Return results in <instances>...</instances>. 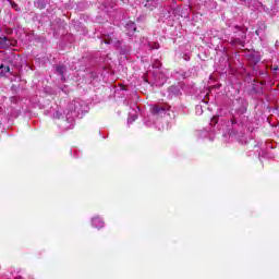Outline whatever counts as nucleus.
<instances>
[{
	"instance_id": "6e6552de",
	"label": "nucleus",
	"mask_w": 279,
	"mask_h": 279,
	"mask_svg": "<svg viewBox=\"0 0 279 279\" xmlns=\"http://www.w3.org/2000/svg\"><path fill=\"white\" fill-rule=\"evenodd\" d=\"M165 82H167V76H165V74H159V80L156 78L155 84L156 86H163Z\"/></svg>"
},
{
	"instance_id": "9b49d317",
	"label": "nucleus",
	"mask_w": 279,
	"mask_h": 279,
	"mask_svg": "<svg viewBox=\"0 0 279 279\" xmlns=\"http://www.w3.org/2000/svg\"><path fill=\"white\" fill-rule=\"evenodd\" d=\"M0 74L5 75L7 73H10V66H4L3 64L0 65Z\"/></svg>"
},
{
	"instance_id": "f8f14e48",
	"label": "nucleus",
	"mask_w": 279,
	"mask_h": 279,
	"mask_svg": "<svg viewBox=\"0 0 279 279\" xmlns=\"http://www.w3.org/2000/svg\"><path fill=\"white\" fill-rule=\"evenodd\" d=\"M138 119V116H136V113H130V117H129V120H128V123H134V121Z\"/></svg>"
},
{
	"instance_id": "423d86ee",
	"label": "nucleus",
	"mask_w": 279,
	"mask_h": 279,
	"mask_svg": "<svg viewBox=\"0 0 279 279\" xmlns=\"http://www.w3.org/2000/svg\"><path fill=\"white\" fill-rule=\"evenodd\" d=\"M245 112H246V109H245V108L239 109V110L236 111V113L232 117V119H231V124H232V125H236V117H239L240 114H245Z\"/></svg>"
},
{
	"instance_id": "7ed1b4c3",
	"label": "nucleus",
	"mask_w": 279,
	"mask_h": 279,
	"mask_svg": "<svg viewBox=\"0 0 279 279\" xmlns=\"http://www.w3.org/2000/svg\"><path fill=\"white\" fill-rule=\"evenodd\" d=\"M169 108L165 105H155L153 107V114H160V112H165Z\"/></svg>"
},
{
	"instance_id": "f3484780",
	"label": "nucleus",
	"mask_w": 279,
	"mask_h": 279,
	"mask_svg": "<svg viewBox=\"0 0 279 279\" xmlns=\"http://www.w3.org/2000/svg\"><path fill=\"white\" fill-rule=\"evenodd\" d=\"M154 66H155L156 69H159V68H160V62L155 63Z\"/></svg>"
},
{
	"instance_id": "9d476101",
	"label": "nucleus",
	"mask_w": 279,
	"mask_h": 279,
	"mask_svg": "<svg viewBox=\"0 0 279 279\" xmlns=\"http://www.w3.org/2000/svg\"><path fill=\"white\" fill-rule=\"evenodd\" d=\"M66 71V66L64 65H58L57 66V73L61 75V80H64V72Z\"/></svg>"
},
{
	"instance_id": "ddd939ff",
	"label": "nucleus",
	"mask_w": 279,
	"mask_h": 279,
	"mask_svg": "<svg viewBox=\"0 0 279 279\" xmlns=\"http://www.w3.org/2000/svg\"><path fill=\"white\" fill-rule=\"evenodd\" d=\"M218 122H219V117L214 116V117L211 118L210 125H217Z\"/></svg>"
},
{
	"instance_id": "39448f33",
	"label": "nucleus",
	"mask_w": 279,
	"mask_h": 279,
	"mask_svg": "<svg viewBox=\"0 0 279 279\" xmlns=\"http://www.w3.org/2000/svg\"><path fill=\"white\" fill-rule=\"evenodd\" d=\"M145 8H147V10H154L155 8H158V0H147Z\"/></svg>"
},
{
	"instance_id": "4468645a",
	"label": "nucleus",
	"mask_w": 279,
	"mask_h": 279,
	"mask_svg": "<svg viewBox=\"0 0 279 279\" xmlns=\"http://www.w3.org/2000/svg\"><path fill=\"white\" fill-rule=\"evenodd\" d=\"M36 4L38 5V8H45V2L40 0H36Z\"/></svg>"
},
{
	"instance_id": "aec40b11",
	"label": "nucleus",
	"mask_w": 279,
	"mask_h": 279,
	"mask_svg": "<svg viewBox=\"0 0 279 279\" xmlns=\"http://www.w3.org/2000/svg\"><path fill=\"white\" fill-rule=\"evenodd\" d=\"M173 88H175V87H170V90H173Z\"/></svg>"
},
{
	"instance_id": "0eeeda50",
	"label": "nucleus",
	"mask_w": 279,
	"mask_h": 279,
	"mask_svg": "<svg viewBox=\"0 0 279 279\" xmlns=\"http://www.w3.org/2000/svg\"><path fill=\"white\" fill-rule=\"evenodd\" d=\"M125 28L129 32L128 34H134V32H136V24L134 22H129L125 25Z\"/></svg>"
},
{
	"instance_id": "f257e3e1",
	"label": "nucleus",
	"mask_w": 279,
	"mask_h": 279,
	"mask_svg": "<svg viewBox=\"0 0 279 279\" xmlns=\"http://www.w3.org/2000/svg\"><path fill=\"white\" fill-rule=\"evenodd\" d=\"M82 112V105L80 101H74L73 105H70V112L66 114V121L69 123L68 126L64 128V130H72L74 123H75V117H77Z\"/></svg>"
},
{
	"instance_id": "6ab92c4d",
	"label": "nucleus",
	"mask_w": 279,
	"mask_h": 279,
	"mask_svg": "<svg viewBox=\"0 0 279 279\" xmlns=\"http://www.w3.org/2000/svg\"><path fill=\"white\" fill-rule=\"evenodd\" d=\"M196 110H202V107L197 106V107H196Z\"/></svg>"
},
{
	"instance_id": "2eb2a0df",
	"label": "nucleus",
	"mask_w": 279,
	"mask_h": 279,
	"mask_svg": "<svg viewBox=\"0 0 279 279\" xmlns=\"http://www.w3.org/2000/svg\"><path fill=\"white\" fill-rule=\"evenodd\" d=\"M234 45H243V43L240 40V39H234L233 41H232Z\"/></svg>"
},
{
	"instance_id": "dca6fc26",
	"label": "nucleus",
	"mask_w": 279,
	"mask_h": 279,
	"mask_svg": "<svg viewBox=\"0 0 279 279\" xmlns=\"http://www.w3.org/2000/svg\"><path fill=\"white\" fill-rule=\"evenodd\" d=\"M56 119H60V112L57 111L56 114L53 116Z\"/></svg>"
},
{
	"instance_id": "f03ea898",
	"label": "nucleus",
	"mask_w": 279,
	"mask_h": 279,
	"mask_svg": "<svg viewBox=\"0 0 279 279\" xmlns=\"http://www.w3.org/2000/svg\"><path fill=\"white\" fill-rule=\"evenodd\" d=\"M143 45L147 46L148 51H153V49H160L159 43H149L147 39H144Z\"/></svg>"
},
{
	"instance_id": "20e7f679",
	"label": "nucleus",
	"mask_w": 279,
	"mask_h": 279,
	"mask_svg": "<svg viewBox=\"0 0 279 279\" xmlns=\"http://www.w3.org/2000/svg\"><path fill=\"white\" fill-rule=\"evenodd\" d=\"M92 226L99 230L100 228H104V220L99 217H95L92 219Z\"/></svg>"
},
{
	"instance_id": "1a4fd4ad",
	"label": "nucleus",
	"mask_w": 279,
	"mask_h": 279,
	"mask_svg": "<svg viewBox=\"0 0 279 279\" xmlns=\"http://www.w3.org/2000/svg\"><path fill=\"white\" fill-rule=\"evenodd\" d=\"M0 45H1V47H10V45H12V43L10 41V39H8V37L2 36V37H0Z\"/></svg>"
},
{
	"instance_id": "a211bd4d",
	"label": "nucleus",
	"mask_w": 279,
	"mask_h": 279,
	"mask_svg": "<svg viewBox=\"0 0 279 279\" xmlns=\"http://www.w3.org/2000/svg\"><path fill=\"white\" fill-rule=\"evenodd\" d=\"M105 43H106V45H110V40L106 39Z\"/></svg>"
}]
</instances>
